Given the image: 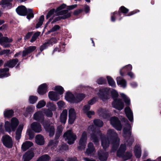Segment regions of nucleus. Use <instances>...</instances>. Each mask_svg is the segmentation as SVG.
Segmentation results:
<instances>
[{
	"label": "nucleus",
	"instance_id": "nucleus-1",
	"mask_svg": "<svg viewBox=\"0 0 161 161\" xmlns=\"http://www.w3.org/2000/svg\"><path fill=\"white\" fill-rule=\"evenodd\" d=\"M19 124V121L17 119L13 117L11 119L10 122L8 121L5 122L4 127L5 130L8 132L14 131Z\"/></svg>",
	"mask_w": 161,
	"mask_h": 161
},
{
	"label": "nucleus",
	"instance_id": "nucleus-2",
	"mask_svg": "<svg viewBox=\"0 0 161 161\" xmlns=\"http://www.w3.org/2000/svg\"><path fill=\"white\" fill-rule=\"evenodd\" d=\"M111 93L114 100L112 103L113 106L119 110H122L124 107V103L121 99H116L118 96V93L115 90H113Z\"/></svg>",
	"mask_w": 161,
	"mask_h": 161
},
{
	"label": "nucleus",
	"instance_id": "nucleus-3",
	"mask_svg": "<svg viewBox=\"0 0 161 161\" xmlns=\"http://www.w3.org/2000/svg\"><path fill=\"white\" fill-rule=\"evenodd\" d=\"M16 11L18 14L22 16L25 15L27 13H28L27 18L29 19L34 17L32 9H28L27 10L25 7L24 6L18 7L16 9Z\"/></svg>",
	"mask_w": 161,
	"mask_h": 161
},
{
	"label": "nucleus",
	"instance_id": "nucleus-4",
	"mask_svg": "<svg viewBox=\"0 0 161 161\" xmlns=\"http://www.w3.org/2000/svg\"><path fill=\"white\" fill-rule=\"evenodd\" d=\"M63 137L69 144H73L76 139V136L71 130L66 132L64 134Z\"/></svg>",
	"mask_w": 161,
	"mask_h": 161
},
{
	"label": "nucleus",
	"instance_id": "nucleus-5",
	"mask_svg": "<svg viewBox=\"0 0 161 161\" xmlns=\"http://www.w3.org/2000/svg\"><path fill=\"white\" fill-rule=\"evenodd\" d=\"M58 15H61L56 18L52 22V23H54L61 19H65L69 17L71 15V13L68 12L67 10H63L58 13L55 12Z\"/></svg>",
	"mask_w": 161,
	"mask_h": 161
},
{
	"label": "nucleus",
	"instance_id": "nucleus-6",
	"mask_svg": "<svg viewBox=\"0 0 161 161\" xmlns=\"http://www.w3.org/2000/svg\"><path fill=\"white\" fill-rule=\"evenodd\" d=\"M88 130L90 132L92 131L93 132L91 135V140L95 144L97 143L98 141L97 135H99V131H97L93 125L90 126L88 128Z\"/></svg>",
	"mask_w": 161,
	"mask_h": 161
},
{
	"label": "nucleus",
	"instance_id": "nucleus-7",
	"mask_svg": "<svg viewBox=\"0 0 161 161\" xmlns=\"http://www.w3.org/2000/svg\"><path fill=\"white\" fill-rule=\"evenodd\" d=\"M87 139V133L86 131H84L82 134L81 137L79 141L78 147V148L79 150H81L85 148Z\"/></svg>",
	"mask_w": 161,
	"mask_h": 161
},
{
	"label": "nucleus",
	"instance_id": "nucleus-8",
	"mask_svg": "<svg viewBox=\"0 0 161 161\" xmlns=\"http://www.w3.org/2000/svg\"><path fill=\"white\" fill-rule=\"evenodd\" d=\"M2 142L4 145L7 147L11 148L13 145L12 139L8 135H4L2 137Z\"/></svg>",
	"mask_w": 161,
	"mask_h": 161
},
{
	"label": "nucleus",
	"instance_id": "nucleus-9",
	"mask_svg": "<svg viewBox=\"0 0 161 161\" xmlns=\"http://www.w3.org/2000/svg\"><path fill=\"white\" fill-rule=\"evenodd\" d=\"M109 91V89L107 88H104L100 91L98 94L99 97L103 101L109 98V96L107 94V93Z\"/></svg>",
	"mask_w": 161,
	"mask_h": 161
},
{
	"label": "nucleus",
	"instance_id": "nucleus-10",
	"mask_svg": "<svg viewBox=\"0 0 161 161\" xmlns=\"http://www.w3.org/2000/svg\"><path fill=\"white\" fill-rule=\"evenodd\" d=\"M110 123L117 130H121L122 126L117 118L115 117H112L110 119Z\"/></svg>",
	"mask_w": 161,
	"mask_h": 161
},
{
	"label": "nucleus",
	"instance_id": "nucleus-11",
	"mask_svg": "<svg viewBox=\"0 0 161 161\" xmlns=\"http://www.w3.org/2000/svg\"><path fill=\"white\" fill-rule=\"evenodd\" d=\"M57 41L58 40L56 38H53L50 40H48L47 42L41 46L40 48V51H42L48 46H51L56 43Z\"/></svg>",
	"mask_w": 161,
	"mask_h": 161
},
{
	"label": "nucleus",
	"instance_id": "nucleus-12",
	"mask_svg": "<svg viewBox=\"0 0 161 161\" xmlns=\"http://www.w3.org/2000/svg\"><path fill=\"white\" fill-rule=\"evenodd\" d=\"M69 122L70 124H72L76 118V113L74 108H70L69 109Z\"/></svg>",
	"mask_w": 161,
	"mask_h": 161
},
{
	"label": "nucleus",
	"instance_id": "nucleus-13",
	"mask_svg": "<svg viewBox=\"0 0 161 161\" xmlns=\"http://www.w3.org/2000/svg\"><path fill=\"white\" fill-rule=\"evenodd\" d=\"M11 38H8L7 37H2L1 40H0V44L5 47L10 46L9 43L12 42Z\"/></svg>",
	"mask_w": 161,
	"mask_h": 161
},
{
	"label": "nucleus",
	"instance_id": "nucleus-14",
	"mask_svg": "<svg viewBox=\"0 0 161 161\" xmlns=\"http://www.w3.org/2000/svg\"><path fill=\"white\" fill-rule=\"evenodd\" d=\"M85 153L90 156L94 155L95 152V150L93 144L91 142L89 143L88 144Z\"/></svg>",
	"mask_w": 161,
	"mask_h": 161
},
{
	"label": "nucleus",
	"instance_id": "nucleus-15",
	"mask_svg": "<svg viewBox=\"0 0 161 161\" xmlns=\"http://www.w3.org/2000/svg\"><path fill=\"white\" fill-rule=\"evenodd\" d=\"M31 129L36 133H39L42 130L40 124L36 122L33 123L31 125Z\"/></svg>",
	"mask_w": 161,
	"mask_h": 161
},
{
	"label": "nucleus",
	"instance_id": "nucleus-16",
	"mask_svg": "<svg viewBox=\"0 0 161 161\" xmlns=\"http://www.w3.org/2000/svg\"><path fill=\"white\" fill-rule=\"evenodd\" d=\"M47 91V85L44 83L40 85L38 89V92L41 95H43Z\"/></svg>",
	"mask_w": 161,
	"mask_h": 161
},
{
	"label": "nucleus",
	"instance_id": "nucleus-17",
	"mask_svg": "<svg viewBox=\"0 0 161 161\" xmlns=\"http://www.w3.org/2000/svg\"><path fill=\"white\" fill-rule=\"evenodd\" d=\"M98 156L99 159L101 161H105L108 156V153L105 151L100 150L98 152Z\"/></svg>",
	"mask_w": 161,
	"mask_h": 161
},
{
	"label": "nucleus",
	"instance_id": "nucleus-18",
	"mask_svg": "<svg viewBox=\"0 0 161 161\" xmlns=\"http://www.w3.org/2000/svg\"><path fill=\"white\" fill-rule=\"evenodd\" d=\"M49 99L53 101H56L59 99V94L54 92H50L48 93Z\"/></svg>",
	"mask_w": 161,
	"mask_h": 161
},
{
	"label": "nucleus",
	"instance_id": "nucleus-19",
	"mask_svg": "<svg viewBox=\"0 0 161 161\" xmlns=\"http://www.w3.org/2000/svg\"><path fill=\"white\" fill-rule=\"evenodd\" d=\"M65 98L68 102L73 103H75V95L69 92L66 93Z\"/></svg>",
	"mask_w": 161,
	"mask_h": 161
},
{
	"label": "nucleus",
	"instance_id": "nucleus-20",
	"mask_svg": "<svg viewBox=\"0 0 161 161\" xmlns=\"http://www.w3.org/2000/svg\"><path fill=\"white\" fill-rule=\"evenodd\" d=\"M24 126V124H20L18 127L16 132V139L18 140L20 139L21 136V134Z\"/></svg>",
	"mask_w": 161,
	"mask_h": 161
},
{
	"label": "nucleus",
	"instance_id": "nucleus-21",
	"mask_svg": "<svg viewBox=\"0 0 161 161\" xmlns=\"http://www.w3.org/2000/svg\"><path fill=\"white\" fill-rule=\"evenodd\" d=\"M46 130L49 133L50 136H53L54 134V127L52 125H47L45 124H43Z\"/></svg>",
	"mask_w": 161,
	"mask_h": 161
},
{
	"label": "nucleus",
	"instance_id": "nucleus-22",
	"mask_svg": "<svg viewBox=\"0 0 161 161\" xmlns=\"http://www.w3.org/2000/svg\"><path fill=\"white\" fill-rule=\"evenodd\" d=\"M34 156V153L31 151L27 152L23 156V159L24 161H29Z\"/></svg>",
	"mask_w": 161,
	"mask_h": 161
},
{
	"label": "nucleus",
	"instance_id": "nucleus-23",
	"mask_svg": "<svg viewBox=\"0 0 161 161\" xmlns=\"http://www.w3.org/2000/svg\"><path fill=\"white\" fill-rule=\"evenodd\" d=\"M116 80L117 84L118 85L124 88L126 86V82L125 80L120 77H117Z\"/></svg>",
	"mask_w": 161,
	"mask_h": 161
},
{
	"label": "nucleus",
	"instance_id": "nucleus-24",
	"mask_svg": "<svg viewBox=\"0 0 161 161\" xmlns=\"http://www.w3.org/2000/svg\"><path fill=\"white\" fill-rule=\"evenodd\" d=\"M125 113L129 120L132 121L133 120V115L129 107H126L125 109Z\"/></svg>",
	"mask_w": 161,
	"mask_h": 161
},
{
	"label": "nucleus",
	"instance_id": "nucleus-25",
	"mask_svg": "<svg viewBox=\"0 0 161 161\" xmlns=\"http://www.w3.org/2000/svg\"><path fill=\"white\" fill-rule=\"evenodd\" d=\"M35 139L36 142L37 144L39 145L44 144L45 142L44 138L41 135L39 134L36 136Z\"/></svg>",
	"mask_w": 161,
	"mask_h": 161
},
{
	"label": "nucleus",
	"instance_id": "nucleus-26",
	"mask_svg": "<svg viewBox=\"0 0 161 161\" xmlns=\"http://www.w3.org/2000/svg\"><path fill=\"white\" fill-rule=\"evenodd\" d=\"M36 49V47L34 46H30L26 48L23 52L22 56L24 57L28 54L30 53Z\"/></svg>",
	"mask_w": 161,
	"mask_h": 161
},
{
	"label": "nucleus",
	"instance_id": "nucleus-27",
	"mask_svg": "<svg viewBox=\"0 0 161 161\" xmlns=\"http://www.w3.org/2000/svg\"><path fill=\"white\" fill-rule=\"evenodd\" d=\"M67 116V111L66 109L64 110L60 116V120L61 122L64 124L66 121Z\"/></svg>",
	"mask_w": 161,
	"mask_h": 161
},
{
	"label": "nucleus",
	"instance_id": "nucleus-28",
	"mask_svg": "<svg viewBox=\"0 0 161 161\" xmlns=\"http://www.w3.org/2000/svg\"><path fill=\"white\" fill-rule=\"evenodd\" d=\"M85 97L84 94H77L75 95V103H77L81 101Z\"/></svg>",
	"mask_w": 161,
	"mask_h": 161
},
{
	"label": "nucleus",
	"instance_id": "nucleus-29",
	"mask_svg": "<svg viewBox=\"0 0 161 161\" xmlns=\"http://www.w3.org/2000/svg\"><path fill=\"white\" fill-rule=\"evenodd\" d=\"M132 69V66L131 65L129 64L123 67L120 70V73L121 75L123 76L124 72L130 70Z\"/></svg>",
	"mask_w": 161,
	"mask_h": 161
},
{
	"label": "nucleus",
	"instance_id": "nucleus-30",
	"mask_svg": "<svg viewBox=\"0 0 161 161\" xmlns=\"http://www.w3.org/2000/svg\"><path fill=\"white\" fill-rule=\"evenodd\" d=\"M125 150V144H121L117 151V155L119 157H123V155Z\"/></svg>",
	"mask_w": 161,
	"mask_h": 161
},
{
	"label": "nucleus",
	"instance_id": "nucleus-31",
	"mask_svg": "<svg viewBox=\"0 0 161 161\" xmlns=\"http://www.w3.org/2000/svg\"><path fill=\"white\" fill-rule=\"evenodd\" d=\"M33 143L29 141H26L24 143L22 146V149L24 151H25L27 149L33 145Z\"/></svg>",
	"mask_w": 161,
	"mask_h": 161
},
{
	"label": "nucleus",
	"instance_id": "nucleus-32",
	"mask_svg": "<svg viewBox=\"0 0 161 161\" xmlns=\"http://www.w3.org/2000/svg\"><path fill=\"white\" fill-rule=\"evenodd\" d=\"M33 118L36 120L42 119L43 118L42 112L40 111L37 112L34 114Z\"/></svg>",
	"mask_w": 161,
	"mask_h": 161
},
{
	"label": "nucleus",
	"instance_id": "nucleus-33",
	"mask_svg": "<svg viewBox=\"0 0 161 161\" xmlns=\"http://www.w3.org/2000/svg\"><path fill=\"white\" fill-rule=\"evenodd\" d=\"M119 139L118 138H116V139L114 140L112 142V150H115L119 144Z\"/></svg>",
	"mask_w": 161,
	"mask_h": 161
},
{
	"label": "nucleus",
	"instance_id": "nucleus-34",
	"mask_svg": "<svg viewBox=\"0 0 161 161\" xmlns=\"http://www.w3.org/2000/svg\"><path fill=\"white\" fill-rule=\"evenodd\" d=\"M18 62V60L17 59H15L8 62L6 64V65L9 67L12 68L14 66L17 64Z\"/></svg>",
	"mask_w": 161,
	"mask_h": 161
},
{
	"label": "nucleus",
	"instance_id": "nucleus-35",
	"mask_svg": "<svg viewBox=\"0 0 161 161\" xmlns=\"http://www.w3.org/2000/svg\"><path fill=\"white\" fill-rule=\"evenodd\" d=\"M14 111L12 109H7L5 110L3 114L5 117L9 118L12 117L14 114Z\"/></svg>",
	"mask_w": 161,
	"mask_h": 161
},
{
	"label": "nucleus",
	"instance_id": "nucleus-36",
	"mask_svg": "<svg viewBox=\"0 0 161 161\" xmlns=\"http://www.w3.org/2000/svg\"><path fill=\"white\" fill-rule=\"evenodd\" d=\"M134 153L135 156L137 158H140L141 155V148L140 146H136L135 147Z\"/></svg>",
	"mask_w": 161,
	"mask_h": 161
},
{
	"label": "nucleus",
	"instance_id": "nucleus-37",
	"mask_svg": "<svg viewBox=\"0 0 161 161\" xmlns=\"http://www.w3.org/2000/svg\"><path fill=\"white\" fill-rule=\"evenodd\" d=\"M109 140L108 139L105 138H103L102 139V145L103 148L106 149L109 146Z\"/></svg>",
	"mask_w": 161,
	"mask_h": 161
},
{
	"label": "nucleus",
	"instance_id": "nucleus-38",
	"mask_svg": "<svg viewBox=\"0 0 161 161\" xmlns=\"http://www.w3.org/2000/svg\"><path fill=\"white\" fill-rule=\"evenodd\" d=\"M107 136L108 137H116L117 134L113 129L108 130L107 131Z\"/></svg>",
	"mask_w": 161,
	"mask_h": 161
},
{
	"label": "nucleus",
	"instance_id": "nucleus-39",
	"mask_svg": "<svg viewBox=\"0 0 161 161\" xmlns=\"http://www.w3.org/2000/svg\"><path fill=\"white\" fill-rule=\"evenodd\" d=\"M120 95L121 97L124 100L125 103L127 105H129L130 104V100L123 93H121Z\"/></svg>",
	"mask_w": 161,
	"mask_h": 161
},
{
	"label": "nucleus",
	"instance_id": "nucleus-40",
	"mask_svg": "<svg viewBox=\"0 0 161 161\" xmlns=\"http://www.w3.org/2000/svg\"><path fill=\"white\" fill-rule=\"evenodd\" d=\"M50 157L47 154H44L40 157L37 161H49Z\"/></svg>",
	"mask_w": 161,
	"mask_h": 161
},
{
	"label": "nucleus",
	"instance_id": "nucleus-41",
	"mask_svg": "<svg viewBox=\"0 0 161 161\" xmlns=\"http://www.w3.org/2000/svg\"><path fill=\"white\" fill-rule=\"evenodd\" d=\"M8 70L7 68L0 69V78L8 76L7 73Z\"/></svg>",
	"mask_w": 161,
	"mask_h": 161
},
{
	"label": "nucleus",
	"instance_id": "nucleus-42",
	"mask_svg": "<svg viewBox=\"0 0 161 161\" xmlns=\"http://www.w3.org/2000/svg\"><path fill=\"white\" fill-rule=\"evenodd\" d=\"M9 1L8 0H1L0 1V5L3 8H6L9 5Z\"/></svg>",
	"mask_w": 161,
	"mask_h": 161
},
{
	"label": "nucleus",
	"instance_id": "nucleus-43",
	"mask_svg": "<svg viewBox=\"0 0 161 161\" xmlns=\"http://www.w3.org/2000/svg\"><path fill=\"white\" fill-rule=\"evenodd\" d=\"M47 107L48 108V109L52 111H55L56 109V105L53 103L50 102L47 103Z\"/></svg>",
	"mask_w": 161,
	"mask_h": 161
},
{
	"label": "nucleus",
	"instance_id": "nucleus-44",
	"mask_svg": "<svg viewBox=\"0 0 161 161\" xmlns=\"http://www.w3.org/2000/svg\"><path fill=\"white\" fill-rule=\"evenodd\" d=\"M130 127L129 125H128L126 128H125L123 130V132L124 134V136L125 137L126 135L128 136H130Z\"/></svg>",
	"mask_w": 161,
	"mask_h": 161
},
{
	"label": "nucleus",
	"instance_id": "nucleus-45",
	"mask_svg": "<svg viewBox=\"0 0 161 161\" xmlns=\"http://www.w3.org/2000/svg\"><path fill=\"white\" fill-rule=\"evenodd\" d=\"M54 90L57 92L59 94L61 95L63 94L64 90L62 86H56L54 88Z\"/></svg>",
	"mask_w": 161,
	"mask_h": 161
},
{
	"label": "nucleus",
	"instance_id": "nucleus-46",
	"mask_svg": "<svg viewBox=\"0 0 161 161\" xmlns=\"http://www.w3.org/2000/svg\"><path fill=\"white\" fill-rule=\"evenodd\" d=\"M107 78L109 85L112 87H115L116 84L113 79L109 76H107Z\"/></svg>",
	"mask_w": 161,
	"mask_h": 161
},
{
	"label": "nucleus",
	"instance_id": "nucleus-47",
	"mask_svg": "<svg viewBox=\"0 0 161 161\" xmlns=\"http://www.w3.org/2000/svg\"><path fill=\"white\" fill-rule=\"evenodd\" d=\"M46 104V102L44 100H41L38 102L36 107L37 108H40L44 107Z\"/></svg>",
	"mask_w": 161,
	"mask_h": 161
},
{
	"label": "nucleus",
	"instance_id": "nucleus-48",
	"mask_svg": "<svg viewBox=\"0 0 161 161\" xmlns=\"http://www.w3.org/2000/svg\"><path fill=\"white\" fill-rule=\"evenodd\" d=\"M51 110L49 109H43V112L48 117H51L53 115V113Z\"/></svg>",
	"mask_w": 161,
	"mask_h": 161
},
{
	"label": "nucleus",
	"instance_id": "nucleus-49",
	"mask_svg": "<svg viewBox=\"0 0 161 161\" xmlns=\"http://www.w3.org/2000/svg\"><path fill=\"white\" fill-rule=\"evenodd\" d=\"M63 127L62 126H59L58 128L57 131L56 133V136L55 138L56 139L58 138L59 136H60V134H61L62 130L63 129Z\"/></svg>",
	"mask_w": 161,
	"mask_h": 161
},
{
	"label": "nucleus",
	"instance_id": "nucleus-50",
	"mask_svg": "<svg viewBox=\"0 0 161 161\" xmlns=\"http://www.w3.org/2000/svg\"><path fill=\"white\" fill-rule=\"evenodd\" d=\"M44 19V16L43 15H42L40 16L39 21L36 25V28H38L42 24Z\"/></svg>",
	"mask_w": 161,
	"mask_h": 161
},
{
	"label": "nucleus",
	"instance_id": "nucleus-51",
	"mask_svg": "<svg viewBox=\"0 0 161 161\" xmlns=\"http://www.w3.org/2000/svg\"><path fill=\"white\" fill-rule=\"evenodd\" d=\"M41 32H37L35 33L32 36L30 42H34L36 39L39 36Z\"/></svg>",
	"mask_w": 161,
	"mask_h": 161
},
{
	"label": "nucleus",
	"instance_id": "nucleus-52",
	"mask_svg": "<svg viewBox=\"0 0 161 161\" xmlns=\"http://www.w3.org/2000/svg\"><path fill=\"white\" fill-rule=\"evenodd\" d=\"M38 99L36 96H31L30 97L29 101L30 103L33 104L36 102Z\"/></svg>",
	"mask_w": 161,
	"mask_h": 161
},
{
	"label": "nucleus",
	"instance_id": "nucleus-53",
	"mask_svg": "<svg viewBox=\"0 0 161 161\" xmlns=\"http://www.w3.org/2000/svg\"><path fill=\"white\" fill-rule=\"evenodd\" d=\"M27 134L29 136V139H31L34 136V132L30 129H28L27 131Z\"/></svg>",
	"mask_w": 161,
	"mask_h": 161
},
{
	"label": "nucleus",
	"instance_id": "nucleus-54",
	"mask_svg": "<svg viewBox=\"0 0 161 161\" xmlns=\"http://www.w3.org/2000/svg\"><path fill=\"white\" fill-rule=\"evenodd\" d=\"M66 6V4H63L58 7L55 10V12L58 13L62 11V10L64 9Z\"/></svg>",
	"mask_w": 161,
	"mask_h": 161
},
{
	"label": "nucleus",
	"instance_id": "nucleus-55",
	"mask_svg": "<svg viewBox=\"0 0 161 161\" xmlns=\"http://www.w3.org/2000/svg\"><path fill=\"white\" fill-rule=\"evenodd\" d=\"M95 125L99 127H101L103 126V123L102 121L99 119H95L94 121Z\"/></svg>",
	"mask_w": 161,
	"mask_h": 161
},
{
	"label": "nucleus",
	"instance_id": "nucleus-56",
	"mask_svg": "<svg viewBox=\"0 0 161 161\" xmlns=\"http://www.w3.org/2000/svg\"><path fill=\"white\" fill-rule=\"evenodd\" d=\"M107 111L104 109H100L98 111V113L99 115L104 117V116H106Z\"/></svg>",
	"mask_w": 161,
	"mask_h": 161
},
{
	"label": "nucleus",
	"instance_id": "nucleus-57",
	"mask_svg": "<svg viewBox=\"0 0 161 161\" xmlns=\"http://www.w3.org/2000/svg\"><path fill=\"white\" fill-rule=\"evenodd\" d=\"M55 10L54 9H52L47 14L46 18L48 19V18L51 17L52 15L53 14V13L55 12Z\"/></svg>",
	"mask_w": 161,
	"mask_h": 161
},
{
	"label": "nucleus",
	"instance_id": "nucleus-58",
	"mask_svg": "<svg viewBox=\"0 0 161 161\" xmlns=\"http://www.w3.org/2000/svg\"><path fill=\"white\" fill-rule=\"evenodd\" d=\"M58 143V142L56 141H51L49 143V146L52 147H56Z\"/></svg>",
	"mask_w": 161,
	"mask_h": 161
},
{
	"label": "nucleus",
	"instance_id": "nucleus-59",
	"mask_svg": "<svg viewBox=\"0 0 161 161\" xmlns=\"http://www.w3.org/2000/svg\"><path fill=\"white\" fill-rule=\"evenodd\" d=\"M34 109V107L33 106L29 107L26 109V112L27 114L30 113L33 111Z\"/></svg>",
	"mask_w": 161,
	"mask_h": 161
},
{
	"label": "nucleus",
	"instance_id": "nucleus-60",
	"mask_svg": "<svg viewBox=\"0 0 161 161\" xmlns=\"http://www.w3.org/2000/svg\"><path fill=\"white\" fill-rule=\"evenodd\" d=\"M60 28V26L58 25H56L54 26L50 30L51 32H54L58 30H59Z\"/></svg>",
	"mask_w": 161,
	"mask_h": 161
},
{
	"label": "nucleus",
	"instance_id": "nucleus-61",
	"mask_svg": "<svg viewBox=\"0 0 161 161\" xmlns=\"http://www.w3.org/2000/svg\"><path fill=\"white\" fill-rule=\"evenodd\" d=\"M120 10L122 13L125 14L127 13L129 11V10L124 6L121 7L120 8Z\"/></svg>",
	"mask_w": 161,
	"mask_h": 161
},
{
	"label": "nucleus",
	"instance_id": "nucleus-62",
	"mask_svg": "<svg viewBox=\"0 0 161 161\" xmlns=\"http://www.w3.org/2000/svg\"><path fill=\"white\" fill-rule=\"evenodd\" d=\"M106 80L103 78H100L97 80V82L99 84H102L106 82Z\"/></svg>",
	"mask_w": 161,
	"mask_h": 161
},
{
	"label": "nucleus",
	"instance_id": "nucleus-63",
	"mask_svg": "<svg viewBox=\"0 0 161 161\" xmlns=\"http://www.w3.org/2000/svg\"><path fill=\"white\" fill-rule=\"evenodd\" d=\"M57 104L59 108H62L64 107V106L65 104L62 101H60L57 103Z\"/></svg>",
	"mask_w": 161,
	"mask_h": 161
},
{
	"label": "nucleus",
	"instance_id": "nucleus-64",
	"mask_svg": "<svg viewBox=\"0 0 161 161\" xmlns=\"http://www.w3.org/2000/svg\"><path fill=\"white\" fill-rule=\"evenodd\" d=\"M132 156V154L130 153H126L125 156L123 157V158L126 160L130 158Z\"/></svg>",
	"mask_w": 161,
	"mask_h": 161
}]
</instances>
